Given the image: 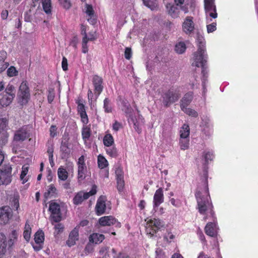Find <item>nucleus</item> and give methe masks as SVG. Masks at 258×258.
<instances>
[{"label": "nucleus", "mask_w": 258, "mask_h": 258, "mask_svg": "<svg viewBox=\"0 0 258 258\" xmlns=\"http://www.w3.org/2000/svg\"><path fill=\"white\" fill-rule=\"evenodd\" d=\"M18 96L20 98V102L22 105L26 104L30 99V91L28 86V82L23 81L20 87Z\"/></svg>", "instance_id": "obj_4"}, {"label": "nucleus", "mask_w": 258, "mask_h": 258, "mask_svg": "<svg viewBox=\"0 0 258 258\" xmlns=\"http://www.w3.org/2000/svg\"><path fill=\"white\" fill-rule=\"evenodd\" d=\"M149 223L152 226H153L156 228V229H153L155 233H156L161 227H162L164 226L163 222L159 219H154V220H150L149 221Z\"/></svg>", "instance_id": "obj_26"}, {"label": "nucleus", "mask_w": 258, "mask_h": 258, "mask_svg": "<svg viewBox=\"0 0 258 258\" xmlns=\"http://www.w3.org/2000/svg\"><path fill=\"white\" fill-rule=\"evenodd\" d=\"M114 143L113 137L110 134L106 135L103 139V143L105 146L110 147Z\"/></svg>", "instance_id": "obj_31"}, {"label": "nucleus", "mask_w": 258, "mask_h": 258, "mask_svg": "<svg viewBox=\"0 0 258 258\" xmlns=\"http://www.w3.org/2000/svg\"><path fill=\"white\" fill-rule=\"evenodd\" d=\"M12 167L10 165H5L0 169V185H8L12 181Z\"/></svg>", "instance_id": "obj_3"}, {"label": "nucleus", "mask_w": 258, "mask_h": 258, "mask_svg": "<svg viewBox=\"0 0 258 258\" xmlns=\"http://www.w3.org/2000/svg\"><path fill=\"white\" fill-rule=\"evenodd\" d=\"M189 138H180V146L181 150H186L189 147Z\"/></svg>", "instance_id": "obj_36"}, {"label": "nucleus", "mask_w": 258, "mask_h": 258, "mask_svg": "<svg viewBox=\"0 0 258 258\" xmlns=\"http://www.w3.org/2000/svg\"><path fill=\"white\" fill-rule=\"evenodd\" d=\"M28 167L26 165H24L22 167V171L20 175V179L23 180L22 183L24 184L27 181L28 179L25 178V176L27 175L28 171Z\"/></svg>", "instance_id": "obj_37"}, {"label": "nucleus", "mask_w": 258, "mask_h": 258, "mask_svg": "<svg viewBox=\"0 0 258 258\" xmlns=\"http://www.w3.org/2000/svg\"><path fill=\"white\" fill-rule=\"evenodd\" d=\"M203 38L198 34L197 40L199 42V48L198 51L194 54V62L192 66L197 67H201L202 69V73L204 77H205L207 74L206 72L207 66V55H205V49L204 48V43L203 42Z\"/></svg>", "instance_id": "obj_1"}, {"label": "nucleus", "mask_w": 258, "mask_h": 258, "mask_svg": "<svg viewBox=\"0 0 258 258\" xmlns=\"http://www.w3.org/2000/svg\"><path fill=\"white\" fill-rule=\"evenodd\" d=\"M85 6H86V10L85 11L86 14L88 16H92L93 15H94V11L93 9L92 6L91 5H89V4H86L85 5Z\"/></svg>", "instance_id": "obj_48"}, {"label": "nucleus", "mask_w": 258, "mask_h": 258, "mask_svg": "<svg viewBox=\"0 0 258 258\" xmlns=\"http://www.w3.org/2000/svg\"><path fill=\"white\" fill-rule=\"evenodd\" d=\"M103 234L94 233L91 234L89 237V242L95 244L100 243L104 239Z\"/></svg>", "instance_id": "obj_17"}, {"label": "nucleus", "mask_w": 258, "mask_h": 258, "mask_svg": "<svg viewBox=\"0 0 258 258\" xmlns=\"http://www.w3.org/2000/svg\"><path fill=\"white\" fill-rule=\"evenodd\" d=\"M132 110V109L131 108L127 107V111H125L127 116L129 117L128 122L133 123L134 125V128L136 130V131L138 133H140L141 132V129L139 127V124L136 118L135 117H133L132 114H131Z\"/></svg>", "instance_id": "obj_13"}, {"label": "nucleus", "mask_w": 258, "mask_h": 258, "mask_svg": "<svg viewBox=\"0 0 258 258\" xmlns=\"http://www.w3.org/2000/svg\"><path fill=\"white\" fill-rule=\"evenodd\" d=\"M54 96H55V93H54V89L53 88H49L47 99H48V101L49 103H51L53 101Z\"/></svg>", "instance_id": "obj_47"}, {"label": "nucleus", "mask_w": 258, "mask_h": 258, "mask_svg": "<svg viewBox=\"0 0 258 258\" xmlns=\"http://www.w3.org/2000/svg\"><path fill=\"white\" fill-rule=\"evenodd\" d=\"M181 109L186 114H188L189 116H191L194 117H197L198 116V112L194 109H192L190 108H187V107H184L181 108Z\"/></svg>", "instance_id": "obj_35"}, {"label": "nucleus", "mask_w": 258, "mask_h": 258, "mask_svg": "<svg viewBox=\"0 0 258 258\" xmlns=\"http://www.w3.org/2000/svg\"><path fill=\"white\" fill-rule=\"evenodd\" d=\"M115 174L116 178L118 177H123V174L122 169L120 167H118L115 170Z\"/></svg>", "instance_id": "obj_60"}, {"label": "nucleus", "mask_w": 258, "mask_h": 258, "mask_svg": "<svg viewBox=\"0 0 258 258\" xmlns=\"http://www.w3.org/2000/svg\"><path fill=\"white\" fill-rule=\"evenodd\" d=\"M6 238L3 233H0V255H4L7 250Z\"/></svg>", "instance_id": "obj_20"}, {"label": "nucleus", "mask_w": 258, "mask_h": 258, "mask_svg": "<svg viewBox=\"0 0 258 258\" xmlns=\"http://www.w3.org/2000/svg\"><path fill=\"white\" fill-rule=\"evenodd\" d=\"M86 172V167L85 165H79L78 174V180L79 181H82L85 179V174Z\"/></svg>", "instance_id": "obj_27"}, {"label": "nucleus", "mask_w": 258, "mask_h": 258, "mask_svg": "<svg viewBox=\"0 0 258 258\" xmlns=\"http://www.w3.org/2000/svg\"><path fill=\"white\" fill-rule=\"evenodd\" d=\"M166 8L168 10V14L172 17L176 18L178 17L179 11L176 6L169 3L166 5Z\"/></svg>", "instance_id": "obj_21"}, {"label": "nucleus", "mask_w": 258, "mask_h": 258, "mask_svg": "<svg viewBox=\"0 0 258 258\" xmlns=\"http://www.w3.org/2000/svg\"><path fill=\"white\" fill-rule=\"evenodd\" d=\"M117 180V188L119 192H121L122 191L124 186V181L123 179V177L120 178L118 177L116 178Z\"/></svg>", "instance_id": "obj_40"}, {"label": "nucleus", "mask_w": 258, "mask_h": 258, "mask_svg": "<svg viewBox=\"0 0 258 258\" xmlns=\"http://www.w3.org/2000/svg\"><path fill=\"white\" fill-rule=\"evenodd\" d=\"M186 45L183 42H180L175 46V50L178 54L183 53L186 49Z\"/></svg>", "instance_id": "obj_33"}, {"label": "nucleus", "mask_w": 258, "mask_h": 258, "mask_svg": "<svg viewBox=\"0 0 258 258\" xmlns=\"http://www.w3.org/2000/svg\"><path fill=\"white\" fill-rule=\"evenodd\" d=\"M104 108L107 113L111 112L112 111L111 108L109 106V100L107 98L104 100Z\"/></svg>", "instance_id": "obj_51"}, {"label": "nucleus", "mask_w": 258, "mask_h": 258, "mask_svg": "<svg viewBox=\"0 0 258 258\" xmlns=\"http://www.w3.org/2000/svg\"><path fill=\"white\" fill-rule=\"evenodd\" d=\"M69 237L74 238L77 240H78L79 231L76 227L71 232Z\"/></svg>", "instance_id": "obj_52"}, {"label": "nucleus", "mask_w": 258, "mask_h": 258, "mask_svg": "<svg viewBox=\"0 0 258 258\" xmlns=\"http://www.w3.org/2000/svg\"><path fill=\"white\" fill-rule=\"evenodd\" d=\"M156 258H162L163 255V250L161 249L158 248L156 251Z\"/></svg>", "instance_id": "obj_64"}, {"label": "nucleus", "mask_w": 258, "mask_h": 258, "mask_svg": "<svg viewBox=\"0 0 258 258\" xmlns=\"http://www.w3.org/2000/svg\"><path fill=\"white\" fill-rule=\"evenodd\" d=\"M194 93L191 91L186 93L180 100V108L187 107L191 102L193 99Z\"/></svg>", "instance_id": "obj_14"}, {"label": "nucleus", "mask_w": 258, "mask_h": 258, "mask_svg": "<svg viewBox=\"0 0 258 258\" xmlns=\"http://www.w3.org/2000/svg\"><path fill=\"white\" fill-rule=\"evenodd\" d=\"M156 0H143L144 4L151 10L154 9L156 6Z\"/></svg>", "instance_id": "obj_41"}, {"label": "nucleus", "mask_w": 258, "mask_h": 258, "mask_svg": "<svg viewBox=\"0 0 258 258\" xmlns=\"http://www.w3.org/2000/svg\"><path fill=\"white\" fill-rule=\"evenodd\" d=\"M9 62L6 61H0V73H2L8 67Z\"/></svg>", "instance_id": "obj_55"}, {"label": "nucleus", "mask_w": 258, "mask_h": 258, "mask_svg": "<svg viewBox=\"0 0 258 258\" xmlns=\"http://www.w3.org/2000/svg\"><path fill=\"white\" fill-rule=\"evenodd\" d=\"M7 75L9 77H14L18 75V72L16 70L15 67L13 66L10 67L7 70Z\"/></svg>", "instance_id": "obj_44"}, {"label": "nucleus", "mask_w": 258, "mask_h": 258, "mask_svg": "<svg viewBox=\"0 0 258 258\" xmlns=\"http://www.w3.org/2000/svg\"><path fill=\"white\" fill-rule=\"evenodd\" d=\"M189 126L188 124H183L180 131V138H189Z\"/></svg>", "instance_id": "obj_24"}, {"label": "nucleus", "mask_w": 258, "mask_h": 258, "mask_svg": "<svg viewBox=\"0 0 258 258\" xmlns=\"http://www.w3.org/2000/svg\"><path fill=\"white\" fill-rule=\"evenodd\" d=\"M213 155L212 153H211L210 152H208L206 153L204 155V158H205V163L204 164V171L206 172L207 171V165L208 164L209 161H212L213 160Z\"/></svg>", "instance_id": "obj_34"}, {"label": "nucleus", "mask_w": 258, "mask_h": 258, "mask_svg": "<svg viewBox=\"0 0 258 258\" xmlns=\"http://www.w3.org/2000/svg\"><path fill=\"white\" fill-rule=\"evenodd\" d=\"M82 136L84 140H88L90 137V128L87 127L83 128L82 131Z\"/></svg>", "instance_id": "obj_50"}, {"label": "nucleus", "mask_w": 258, "mask_h": 258, "mask_svg": "<svg viewBox=\"0 0 258 258\" xmlns=\"http://www.w3.org/2000/svg\"><path fill=\"white\" fill-rule=\"evenodd\" d=\"M49 211L51 212L50 219L52 222L58 223L62 220L60 205L55 202H50ZM53 224V222H52Z\"/></svg>", "instance_id": "obj_5"}, {"label": "nucleus", "mask_w": 258, "mask_h": 258, "mask_svg": "<svg viewBox=\"0 0 258 258\" xmlns=\"http://www.w3.org/2000/svg\"><path fill=\"white\" fill-rule=\"evenodd\" d=\"M78 111L80 114L82 121L83 123L87 124L88 122V118L85 110V106L80 101H78Z\"/></svg>", "instance_id": "obj_16"}, {"label": "nucleus", "mask_w": 258, "mask_h": 258, "mask_svg": "<svg viewBox=\"0 0 258 258\" xmlns=\"http://www.w3.org/2000/svg\"><path fill=\"white\" fill-rule=\"evenodd\" d=\"M77 240L74 239V238H71L69 236V238L68 239V240L67 241V244L69 246V247H71L74 245L76 244V241Z\"/></svg>", "instance_id": "obj_58"}, {"label": "nucleus", "mask_w": 258, "mask_h": 258, "mask_svg": "<svg viewBox=\"0 0 258 258\" xmlns=\"http://www.w3.org/2000/svg\"><path fill=\"white\" fill-rule=\"evenodd\" d=\"M108 165V162L106 159L102 155H99L98 157V166L101 169H103Z\"/></svg>", "instance_id": "obj_32"}, {"label": "nucleus", "mask_w": 258, "mask_h": 258, "mask_svg": "<svg viewBox=\"0 0 258 258\" xmlns=\"http://www.w3.org/2000/svg\"><path fill=\"white\" fill-rule=\"evenodd\" d=\"M194 26L193 17L188 16L185 18L183 23V30L186 34H190L194 30Z\"/></svg>", "instance_id": "obj_10"}, {"label": "nucleus", "mask_w": 258, "mask_h": 258, "mask_svg": "<svg viewBox=\"0 0 258 258\" xmlns=\"http://www.w3.org/2000/svg\"><path fill=\"white\" fill-rule=\"evenodd\" d=\"M42 7L44 11L49 14L51 13V0H42Z\"/></svg>", "instance_id": "obj_29"}, {"label": "nucleus", "mask_w": 258, "mask_h": 258, "mask_svg": "<svg viewBox=\"0 0 258 258\" xmlns=\"http://www.w3.org/2000/svg\"><path fill=\"white\" fill-rule=\"evenodd\" d=\"M106 152L111 157L115 158L117 156V149L114 147H109L106 149Z\"/></svg>", "instance_id": "obj_43"}, {"label": "nucleus", "mask_w": 258, "mask_h": 258, "mask_svg": "<svg viewBox=\"0 0 258 258\" xmlns=\"http://www.w3.org/2000/svg\"><path fill=\"white\" fill-rule=\"evenodd\" d=\"M30 133L25 126H23L16 131L14 134L13 141L22 142L30 137Z\"/></svg>", "instance_id": "obj_6"}, {"label": "nucleus", "mask_w": 258, "mask_h": 258, "mask_svg": "<svg viewBox=\"0 0 258 258\" xmlns=\"http://www.w3.org/2000/svg\"><path fill=\"white\" fill-rule=\"evenodd\" d=\"M12 217V211L9 206L0 207V224H6Z\"/></svg>", "instance_id": "obj_7"}, {"label": "nucleus", "mask_w": 258, "mask_h": 258, "mask_svg": "<svg viewBox=\"0 0 258 258\" xmlns=\"http://www.w3.org/2000/svg\"><path fill=\"white\" fill-rule=\"evenodd\" d=\"M208 203V201L206 199L203 200H198V206L199 212L204 214L207 210V204Z\"/></svg>", "instance_id": "obj_22"}, {"label": "nucleus", "mask_w": 258, "mask_h": 258, "mask_svg": "<svg viewBox=\"0 0 258 258\" xmlns=\"http://www.w3.org/2000/svg\"><path fill=\"white\" fill-rule=\"evenodd\" d=\"M31 12V9L25 13L24 20L27 22H31L32 20L31 16L30 13Z\"/></svg>", "instance_id": "obj_57"}, {"label": "nucleus", "mask_w": 258, "mask_h": 258, "mask_svg": "<svg viewBox=\"0 0 258 258\" xmlns=\"http://www.w3.org/2000/svg\"><path fill=\"white\" fill-rule=\"evenodd\" d=\"M8 123V119L7 118H0V132L5 130Z\"/></svg>", "instance_id": "obj_45"}, {"label": "nucleus", "mask_w": 258, "mask_h": 258, "mask_svg": "<svg viewBox=\"0 0 258 258\" xmlns=\"http://www.w3.org/2000/svg\"><path fill=\"white\" fill-rule=\"evenodd\" d=\"M56 189L53 184H51L49 187L47 192L44 194V197L47 198L50 195H53L55 193Z\"/></svg>", "instance_id": "obj_46"}, {"label": "nucleus", "mask_w": 258, "mask_h": 258, "mask_svg": "<svg viewBox=\"0 0 258 258\" xmlns=\"http://www.w3.org/2000/svg\"><path fill=\"white\" fill-rule=\"evenodd\" d=\"M93 84L94 87L95 100H96L99 95L103 90V80L98 76L95 75L93 78Z\"/></svg>", "instance_id": "obj_9"}, {"label": "nucleus", "mask_w": 258, "mask_h": 258, "mask_svg": "<svg viewBox=\"0 0 258 258\" xmlns=\"http://www.w3.org/2000/svg\"><path fill=\"white\" fill-rule=\"evenodd\" d=\"M163 190L160 188L156 191L154 196V208L158 207L163 202Z\"/></svg>", "instance_id": "obj_12"}, {"label": "nucleus", "mask_w": 258, "mask_h": 258, "mask_svg": "<svg viewBox=\"0 0 258 258\" xmlns=\"http://www.w3.org/2000/svg\"><path fill=\"white\" fill-rule=\"evenodd\" d=\"M17 234L16 230H13L8 241L9 247H11L14 244L15 240L17 239Z\"/></svg>", "instance_id": "obj_42"}, {"label": "nucleus", "mask_w": 258, "mask_h": 258, "mask_svg": "<svg viewBox=\"0 0 258 258\" xmlns=\"http://www.w3.org/2000/svg\"><path fill=\"white\" fill-rule=\"evenodd\" d=\"M7 57L6 51L2 50L0 51V61H5Z\"/></svg>", "instance_id": "obj_62"}, {"label": "nucleus", "mask_w": 258, "mask_h": 258, "mask_svg": "<svg viewBox=\"0 0 258 258\" xmlns=\"http://www.w3.org/2000/svg\"><path fill=\"white\" fill-rule=\"evenodd\" d=\"M34 240L36 244L43 243L44 240V234L42 230H38L35 234Z\"/></svg>", "instance_id": "obj_28"}, {"label": "nucleus", "mask_w": 258, "mask_h": 258, "mask_svg": "<svg viewBox=\"0 0 258 258\" xmlns=\"http://www.w3.org/2000/svg\"><path fill=\"white\" fill-rule=\"evenodd\" d=\"M106 198L105 197L101 196L97 200V204L95 207L96 214L98 215H100L105 213L106 210L105 204Z\"/></svg>", "instance_id": "obj_11"}, {"label": "nucleus", "mask_w": 258, "mask_h": 258, "mask_svg": "<svg viewBox=\"0 0 258 258\" xmlns=\"http://www.w3.org/2000/svg\"><path fill=\"white\" fill-rule=\"evenodd\" d=\"M215 224L213 223H208L205 227V233L208 235L214 237L216 235V231L215 229Z\"/></svg>", "instance_id": "obj_19"}, {"label": "nucleus", "mask_w": 258, "mask_h": 258, "mask_svg": "<svg viewBox=\"0 0 258 258\" xmlns=\"http://www.w3.org/2000/svg\"><path fill=\"white\" fill-rule=\"evenodd\" d=\"M116 219L111 216H104L101 217L99 220V223L101 226H110L116 222Z\"/></svg>", "instance_id": "obj_15"}, {"label": "nucleus", "mask_w": 258, "mask_h": 258, "mask_svg": "<svg viewBox=\"0 0 258 258\" xmlns=\"http://www.w3.org/2000/svg\"><path fill=\"white\" fill-rule=\"evenodd\" d=\"M57 174L58 178L62 180H66L68 177V172L62 167L58 169Z\"/></svg>", "instance_id": "obj_30"}, {"label": "nucleus", "mask_w": 258, "mask_h": 258, "mask_svg": "<svg viewBox=\"0 0 258 258\" xmlns=\"http://www.w3.org/2000/svg\"><path fill=\"white\" fill-rule=\"evenodd\" d=\"M13 207L17 210L19 207V200L17 198H14L13 200Z\"/></svg>", "instance_id": "obj_63"}, {"label": "nucleus", "mask_w": 258, "mask_h": 258, "mask_svg": "<svg viewBox=\"0 0 258 258\" xmlns=\"http://www.w3.org/2000/svg\"><path fill=\"white\" fill-rule=\"evenodd\" d=\"M15 94H11V97L4 96L0 99V108L8 106L12 101Z\"/></svg>", "instance_id": "obj_23"}, {"label": "nucleus", "mask_w": 258, "mask_h": 258, "mask_svg": "<svg viewBox=\"0 0 258 258\" xmlns=\"http://www.w3.org/2000/svg\"><path fill=\"white\" fill-rule=\"evenodd\" d=\"M31 235V228L29 224H26L25 230L24 232L23 235L26 240L27 241L30 240Z\"/></svg>", "instance_id": "obj_39"}, {"label": "nucleus", "mask_w": 258, "mask_h": 258, "mask_svg": "<svg viewBox=\"0 0 258 258\" xmlns=\"http://www.w3.org/2000/svg\"><path fill=\"white\" fill-rule=\"evenodd\" d=\"M205 9L206 13L216 10L213 0H204Z\"/></svg>", "instance_id": "obj_25"}, {"label": "nucleus", "mask_w": 258, "mask_h": 258, "mask_svg": "<svg viewBox=\"0 0 258 258\" xmlns=\"http://www.w3.org/2000/svg\"><path fill=\"white\" fill-rule=\"evenodd\" d=\"M88 198H89L88 194H86V192L84 193L83 192H79L74 198V199H73L74 203L75 205H79L84 200H87Z\"/></svg>", "instance_id": "obj_18"}, {"label": "nucleus", "mask_w": 258, "mask_h": 258, "mask_svg": "<svg viewBox=\"0 0 258 258\" xmlns=\"http://www.w3.org/2000/svg\"><path fill=\"white\" fill-rule=\"evenodd\" d=\"M69 138L68 135H64L63 137L61 146L60 151L61 152V158L67 159L70 156L71 153V149L69 147Z\"/></svg>", "instance_id": "obj_8"}, {"label": "nucleus", "mask_w": 258, "mask_h": 258, "mask_svg": "<svg viewBox=\"0 0 258 258\" xmlns=\"http://www.w3.org/2000/svg\"><path fill=\"white\" fill-rule=\"evenodd\" d=\"M180 96L181 93L179 90L170 89L162 93L160 101L164 107H168L172 104L177 101Z\"/></svg>", "instance_id": "obj_2"}, {"label": "nucleus", "mask_w": 258, "mask_h": 258, "mask_svg": "<svg viewBox=\"0 0 258 258\" xmlns=\"http://www.w3.org/2000/svg\"><path fill=\"white\" fill-rule=\"evenodd\" d=\"M15 88L12 85L9 84L6 89V93L8 95L7 97H11V94H15V93H12V92L14 90Z\"/></svg>", "instance_id": "obj_53"}, {"label": "nucleus", "mask_w": 258, "mask_h": 258, "mask_svg": "<svg viewBox=\"0 0 258 258\" xmlns=\"http://www.w3.org/2000/svg\"><path fill=\"white\" fill-rule=\"evenodd\" d=\"M132 49L130 47H126L124 51V56L127 59H130L132 57Z\"/></svg>", "instance_id": "obj_56"}, {"label": "nucleus", "mask_w": 258, "mask_h": 258, "mask_svg": "<svg viewBox=\"0 0 258 258\" xmlns=\"http://www.w3.org/2000/svg\"><path fill=\"white\" fill-rule=\"evenodd\" d=\"M216 23H213L211 24L208 25L207 26L208 33H210L213 32L214 31H215L216 29Z\"/></svg>", "instance_id": "obj_54"}, {"label": "nucleus", "mask_w": 258, "mask_h": 258, "mask_svg": "<svg viewBox=\"0 0 258 258\" xmlns=\"http://www.w3.org/2000/svg\"><path fill=\"white\" fill-rule=\"evenodd\" d=\"M62 68L63 71L68 70V60L65 57H63L61 62Z\"/></svg>", "instance_id": "obj_61"}, {"label": "nucleus", "mask_w": 258, "mask_h": 258, "mask_svg": "<svg viewBox=\"0 0 258 258\" xmlns=\"http://www.w3.org/2000/svg\"><path fill=\"white\" fill-rule=\"evenodd\" d=\"M59 5L64 9L69 10L72 7L70 0H58Z\"/></svg>", "instance_id": "obj_38"}, {"label": "nucleus", "mask_w": 258, "mask_h": 258, "mask_svg": "<svg viewBox=\"0 0 258 258\" xmlns=\"http://www.w3.org/2000/svg\"><path fill=\"white\" fill-rule=\"evenodd\" d=\"M88 41V39H87V37H83L82 40V52L84 53H86L88 52V45L87 43Z\"/></svg>", "instance_id": "obj_49"}, {"label": "nucleus", "mask_w": 258, "mask_h": 258, "mask_svg": "<svg viewBox=\"0 0 258 258\" xmlns=\"http://www.w3.org/2000/svg\"><path fill=\"white\" fill-rule=\"evenodd\" d=\"M47 153L49 154V159L51 160V158H53V146L52 145H50L48 147Z\"/></svg>", "instance_id": "obj_59"}]
</instances>
